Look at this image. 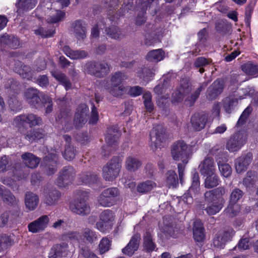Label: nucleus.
Segmentation results:
<instances>
[{
    "instance_id": "f257e3e1",
    "label": "nucleus",
    "mask_w": 258,
    "mask_h": 258,
    "mask_svg": "<svg viewBox=\"0 0 258 258\" xmlns=\"http://www.w3.org/2000/svg\"><path fill=\"white\" fill-rule=\"evenodd\" d=\"M191 154V147L182 140L174 142L171 147V155L173 159L175 161L182 162V163H178L177 165L178 175L181 183L183 182L185 167Z\"/></svg>"
},
{
    "instance_id": "f03ea898",
    "label": "nucleus",
    "mask_w": 258,
    "mask_h": 258,
    "mask_svg": "<svg viewBox=\"0 0 258 258\" xmlns=\"http://www.w3.org/2000/svg\"><path fill=\"white\" fill-rule=\"evenodd\" d=\"M226 189L222 186L206 191L204 194L206 207H203L209 215L218 213L223 208L224 200L223 196L226 194Z\"/></svg>"
},
{
    "instance_id": "7ed1b4c3",
    "label": "nucleus",
    "mask_w": 258,
    "mask_h": 258,
    "mask_svg": "<svg viewBox=\"0 0 258 258\" xmlns=\"http://www.w3.org/2000/svg\"><path fill=\"white\" fill-rule=\"evenodd\" d=\"M127 78L125 74L120 71L112 74L110 76V84L106 86V90L112 96L121 97L125 92V88L121 84Z\"/></svg>"
},
{
    "instance_id": "20e7f679",
    "label": "nucleus",
    "mask_w": 258,
    "mask_h": 258,
    "mask_svg": "<svg viewBox=\"0 0 258 258\" xmlns=\"http://www.w3.org/2000/svg\"><path fill=\"white\" fill-rule=\"evenodd\" d=\"M121 168L119 157H113L102 168V176L106 181H113L119 175Z\"/></svg>"
},
{
    "instance_id": "39448f33",
    "label": "nucleus",
    "mask_w": 258,
    "mask_h": 258,
    "mask_svg": "<svg viewBox=\"0 0 258 258\" xmlns=\"http://www.w3.org/2000/svg\"><path fill=\"white\" fill-rule=\"evenodd\" d=\"M84 72L92 76L101 78L110 72L109 66L105 61H88L84 67Z\"/></svg>"
},
{
    "instance_id": "423d86ee",
    "label": "nucleus",
    "mask_w": 258,
    "mask_h": 258,
    "mask_svg": "<svg viewBox=\"0 0 258 258\" xmlns=\"http://www.w3.org/2000/svg\"><path fill=\"white\" fill-rule=\"evenodd\" d=\"M87 194L85 191L80 192L79 198H76L71 204V210L76 214L85 216L90 212V206L87 202Z\"/></svg>"
},
{
    "instance_id": "0eeeda50",
    "label": "nucleus",
    "mask_w": 258,
    "mask_h": 258,
    "mask_svg": "<svg viewBox=\"0 0 258 258\" xmlns=\"http://www.w3.org/2000/svg\"><path fill=\"white\" fill-rule=\"evenodd\" d=\"M247 135L244 131L233 134L227 141L226 148L230 152H237L246 143Z\"/></svg>"
},
{
    "instance_id": "6e6552de",
    "label": "nucleus",
    "mask_w": 258,
    "mask_h": 258,
    "mask_svg": "<svg viewBox=\"0 0 258 258\" xmlns=\"http://www.w3.org/2000/svg\"><path fill=\"white\" fill-rule=\"evenodd\" d=\"M119 191L116 187H110L102 191L98 197V202L103 207H110L115 204Z\"/></svg>"
},
{
    "instance_id": "1a4fd4ad",
    "label": "nucleus",
    "mask_w": 258,
    "mask_h": 258,
    "mask_svg": "<svg viewBox=\"0 0 258 258\" xmlns=\"http://www.w3.org/2000/svg\"><path fill=\"white\" fill-rule=\"evenodd\" d=\"M76 172L72 166L64 167L59 172L57 183L59 187H64L75 178Z\"/></svg>"
},
{
    "instance_id": "9d476101",
    "label": "nucleus",
    "mask_w": 258,
    "mask_h": 258,
    "mask_svg": "<svg viewBox=\"0 0 258 258\" xmlns=\"http://www.w3.org/2000/svg\"><path fill=\"white\" fill-rule=\"evenodd\" d=\"M40 92L34 88L27 89L24 93L25 99L26 102L32 107L39 108L41 107V100L40 98Z\"/></svg>"
},
{
    "instance_id": "9b49d317",
    "label": "nucleus",
    "mask_w": 258,
    "mask_h": 258,
    "mask_svg": "<svg viewBox=\"0 0 258 258\" xmlns=\"http://www.w3.org/2000/svg\"><path fill=\"white\" fill-rule=\"evenodd\" d=\"M157 67L152 64L142 65L137 69V76L143 81L148 82L151 81L155 75Z\"/></svg>"
},
{
    "instance_id": "f8f14e48",
    "label": "nucleus",
    "mask_w": 258,
    "mask_h": 258,
    "mask_svg": "<svg viewBox=\"0 0 258 258\" xmlns=\"http://www.w3.org/2000/svg\"><path fill=\"white\" fill-rule=\"evenodd\" d=\"M57 157L55 154H49L45 156L42 162V170L48 175L54 174L57 170Z\"/></svg>"
},
{
    "instance_id": "ddd939ff",
    "label": "nucleus",
    "mask_w": 258,
    "mask_h": 258,
    "mask_svg": "<svg viewBox=\"0 0 258 258\" xmlns=\"http://www.w3.org/2000/svg\"><path fill=\"white\" fill-rule=\"evenodd\" d=\"M43 201L47 206H52L56 204L61 197V193L53 187L44 188Z\"/></svg>"
},
{
    "instance_id": "4468645a",
    "label": "nucleus",
    "mask_w": 258,
    "mask_h": 258,
    "mask_svg": "<svg viewBox=\"0 0 258 258\" xmlns=\"http://www.w3.org/2000/svg\"><path fill=\"white\" fill-rule=\"evenodd\" d=\"M224 88V81L221 79H216L208 88L207 98L209 100H215L222 92Z\"/></svg>"
},
{
    "instance_id": "2eb2a0df",
    "label": "nucleus",
    "mask_w": 258,
    "mask_h": 258,
    "mask_svg": "<svg viewBox=\"0 0 258 258\" xmlns=\"http://www.w3.org/2000/svg\"><path fill=\"white\" fill-rule=\"evenodd\" d=\"M167 138L165 128L160 124L156 125L150 132V139L156 147Z\"/></svg>"
},
{
    "instance_id": "dca6fc26",
    "label": "nucleus",
    "mask_w": 258,
    "mask_h": 258,
    "mask_svg": "<svg viewBox=\"0 0 258 258\" xmlns=\"http://www.w3.org/2000/svg\"><path fill=\"white\" fill-rule=\"evenodd\" d=\"M49 221V218L47 215H43L34 221L30 223L28 228L30 232L36 233H39L46 228Z\"/></svg>"
},
{
    "instance_id": "f3484780",
    "label": "nucleus",
    "mask_w": 258,
    "mask_h": 258,
    "mask_svg": "<svg viewBox=\"0 0 258 258\" xmlns=\"http://www.w3.org/2000/svg\"><path fill=\"white\" fill-rule=\"evenodd\" d=\"M200 186L199 173L195 171L192 174V183L190 186L188 192L185 193L181 197L182 201L187 204H190L192 202L193 199L189 194L191 191L195 193Z\"/></svg>"
},
{
    "instance_id": "a211bd4d",
    "label": "nucleus",
    "mask_w": 258,
    "mask_h": 258,
    "mask_svg": "<svg viewBox=\"0 0 258 258\" xmlns=\"http://www.w3.org/2000/svg\"><path fill=\"white\" fill-rule=\"evenodd\" d=\"M208 115L204 112L195 113L191 118V123L195 131H200L203 129L207 122Z\"/></svg>"
},
{
    "instance_id": "6ab92c4d",
    "label": "nucleus",
    "mask_w": 258,
    "mask_h": 258,
    "mask_svg": "<svg viewBox=\"0 0 258 258\" xmlns=\"http://www.w3.org/2000/svg\"><path fill=\"white\" fill-rule=\"evenodd\" d=\"M252 160V153L248 152L237 158L235 161V170L238 173L246 170Z\"/></svg>"
},
{
    "instance_id": "aec40b11",
    "label": "nucleus",
    "mask_w": 258,
    "mask_h": 258,
    "mask_svg": "<svg viewBox=\"0 0 258 258\" xmlns=\"http://www.w3.org/2000/svg\"><path fill=\"white\" fill-rule=\"evenodd\" d=\"M199 169L201 174L204 176L215 173L216 168L213 158L210 157H206L199 165Z\"/></svg>"
},
{
    "instance_id": "412c9836",
    "label": "nucleus",
    "mask_w": 258,
    "mask_h": 258,
    "mask_svg": "<svg viewBox=\"0 0 258 258\" xmlns=\"http://www.w3.org/2000/svg\"><path fill=\"white\" fill-rule=\"evenodd\" d=\"M16 121L20 122V123H28L30 126L41 124L42 120L41 117L34 114H26L18 116L15 118Z\"/></svg>"
},
{
    "instance_id": "4be33fe9",
    "label": "nucleus",
    "mask_w": 258,
    "mask_h": 258,
    "mask_svg": "<svg viewBox=\"0 0 258 258\" xmlns=\"http://www.w3.org/2000/svg\"><path fill=\"white\" fill-rule=\"evenodd\" d=\"M69 253L68 244L62 242L54 245L51 249L49 254V258H62L66 257Z\"/></svg>"
},
{
    "instance_id": "5701e85b",
    "label": "nucleus",
    "mask_w": 258,
    "mask_h": 258,
    "mask_svg": "<svg viewBox=\"0 0 258 258\" xmlns=\"http://www.w3.org/2000/svg\"><path fill=\"white\" fill-rule=\"evenodd\" d=\"M63 138L66 142L63 156L66 160L71 161L75 157L78 151L76 147L71 143L72 138L70 136L64 135Z\"/></svg>"
},
{
    "instance_id": "b1692460",
    "label": "nucleus",
    "mask_w": 258,
    "mask_h": 258,
    "mask_svg": "<svg viewBox=\"0 0 258 258\" xmlns=\"http://www.w3.org/2000/svg\"><path fill=\"white\" fill-rule=\"evenodd\" d=\"M73 31L78 40H84L86 37L87 28L85 23L81 20H77L72 23Z\"/></svg>"
},
{
    "instance_id": "393cba45",
    "label": "nucleus",
    "mask_w": 258,
    "mask_h": 258,
    "mask_svg": "<svg viewBox=\"0 0 258 258\" xmlns=\"http://www.w3.org/2000/svg\"><path fill=\"white\" fill-rule=\"evenodd\" d=\"M141 235L139 233L135 234L130 240L127 245L122 249V253L125 255L131 256L137 251L139 247Z\"/></svg>"
},
{
    "instance_id": "a878e982",
    "label": "nucleus",
    "mask_w": 258,
    "mask_h": 258,
    "mask_svg": "<svg viewBox=\"0 0 258 258\" xmlns=\"http://www.w3.org/2000/svg\"><path fill=\"white\" fill-rule=\"evenodd\" d=\"M193 238L197 242H202L205 239V231L203 224L200 219L196 220L192 227Z\"/></svg>"
},
{
    "instance_id": "bb28decb",
    "label": "nucleus",
    "mask_w": 258,
    "mask_h": 258,
    "mask_svg": "<svg viewBox=\"0 0 258 258\" xmlns=\"http://www.w3.org/2000/svg\"><path fill=\"white\" fill-rule=\"evenodd\" d=\"M0 197L4 203L11 206H17L19 203L12 192L2 185H0Z\"/></svg>"
},
{
    "instance_id": "cd10ccee",
    "label": "nucleus",
    "mask_w": 258,
    "mask_h": 258,
    "mask_svg": "<svg viewBox=\"0 0 258 258\" xmlns=\"http://www.w3.org/2000/svg\"><path fill=\"white\" fill-rule=\"evenodd\" d=\"M156 33L154 31L153 25L151 24H146L144 28V36L145 38L142 44L146 46H150L155 42V37Z\"/></svg>"
},
{
    "instance_id": "c85d7f7f",
    "label": "nucleus",
    "mask_w": 258,
    "mask_h": 258,
    "mask_svg": "<svg viewBox=\"0 0 258 258\" xmlns=\"http://www.w3.org/2000/svg\"><path fill=\"white\" fill-rule=\"evenodd\" d=\"M20 45L19 39L14 35L5 34L0 38V46L16 49Z\"/></svg>"
},
{
    "instance_id": "c756f323",
    "label": "nucleus",
    "mask_w": 258,
    "mask_h": 258,
    "mask_svg": "<svg viewBox=\"0 0 258 258\" xmlns=\"http://www.w3.org/2000/svg\"><path fill=\"white\" fill-rule=\"evenodd\" d=\"M216 162L221 174L225 177H229L232 173V168L230 166L226 163V158L222 157L219 155L216 158Z\"/></svg>"
},
{
    "instance_id": "7c9ffc66",
    "label": "nucleus",
    "mask_w": 258,
    "mask_h": 258,
    "mask_svg": "<svg viewBox=\"0 0 258 258\" xmlns=\"http://www.w3.org/2000/svg\"><path fill=\"white\" fill-rule=\"evenodd\" d=\"M38 196L31 191H27L25 195V204L26 208L30 211L35 210L39 203Z\"/></svg>"
},
{
    "instance_id": "2f4dec72",
    "label": "nucleus",
    "mask_w": 258,
    "mask_h": 258,
    "mask_svg": "<svg viewBox=\"0 0 258 258\" xmlns=\"http://www.w3.org/2000/svg\"><path fill=\"white\" fill-rule=\"evenodd\" d=\"M21 158L25 166L30 168H35L40 162L39 158L29 152H26L22 154Z\"/></svg>"
},
{
    "instance_id": "473e14b6",
    "label": "nucleus",
    "mask_w": 258,
    "mask_h": 258,
    "mask_svg": "<svg viewBox=\"0 0 258 258\" xmlns=\"http://www.w3.org/2000/svg\"><path fill=\"white\" fill-rule=\"evenodd\" d=\"M171 78L170 74L164 75L162 77V81L156 85L154 89V92L157 95H161L165 92L166 90L171 86Z\"/></svg>"
},
{
    "instance_id": "72a5a7b5",
    "label": "nucleus",
    "mask_w": 258,
    "mask_h": 258,
    "mask_svg": "<svg viewBox=\"0 0 258 258\" xmlns=\"http://www.w3.org/2000/svg\"><path fill=\"white\" fill-rule=\"evenodd\" d=\"M258 182V173L254 170L247 172L245 177L243 179L242 184L246 188L253 187Z\"/></svg>"
},
{
    "instance_id": "f704fd0d",
    "label": "nucleus",
    "mask_w": 258,
    "mask_h": 258,
    "mask_svg": "<svg viewBox=\"0 0 258 258\" xmlns=\"http://www.w3.org/2000/svg\"><path fill=\"white\" fill-rule=\"evenodd\" d=\"M62 50L63 52L71 59H83L88 56V53L83 50H72L69 46H64Z\"/></svg>"
},
{
    "instance_id": "c9c22d12",
    "label": "nucleus",
    "mask_w": 258,
    "mask_h": 258,
    "mask_svg": "<svg viewBox=\"0 0 258 258\" xmlns=\"http://www.w3.org/2000/svg\"><path fill=\"white\" fill-rule=\"evenodd\" d=\"M120 135V132L116 126H111L107 128V134L105 140L107 144L116 146L117 139Z\"/></svg>"
},
{
    "instance_id": "e433bc0d",
    "label": "nucleus",
    "mask_w": 258,
    "mask_h": 258,
    "mask_svg": "<svg viewBox=\"0 0 258 258\" xmlns=\"http://www.w3.org/2000/svg\"><path fill=\"white\" fill-rule=\"evenodd\" d=\"M142 165L141 161L137 158L130 156L127 157L125 162V167L127 170L135 172Z\"/></svg>"
},
{
    "instance_id": "4c0bfd02",
    "label": "nucleus",
    "mask_w": 258,
    "mask_h": 258,
    "mask_svg": "<svg viewBox=\"0 0 258 258\" xmlns=\"http://www.w3.org/2000/svg\"><path fill=\"white\" fill-rule=\"evenodd\" d=\"M143 246L146 252H150L155 250L156 245L153 241L151 232L147 231L143 236Z\"/></svg>"
},
{
    "instance_id": "58836bf2",
    "label": "nucleus",
    "mask_w": 258,
    "mask_h": 258,
    "mask_svg": "<svg viewBox=\"0 0 258 258\" xmlns=\"http://www.w3.org/2000/svg\"><path fill=\"white\" fill-rule=\"evenodd\" d=\"M52 76L62 85L66 90H68L72 88V83L68 77L60 71H54L51 72Z\"/></svg>"
},
{
    "instance_id": "ea45409f",
    "label": "nucleus",
    "mask_w": 258,
    "mask_h": 258,
    "mask_svg": "<svg viewBox=\"0 0 258 258\" xmlns=\"http://www.w3.org/2000/svg\"><path fill=\"white\" fill-rule=\"evenodd\" d=\"M45 131L42 129L30 130L24 135L25 138L32 143L35 140H40L45 136Z\"/></svg>"
},
{
    "instance_id": "a19ab883",
    "label": "nucleus",
    "mask_w": 258,
    "mask_h": 258,
    "mask_svg": "<svg viewBox=\"0 0 258 258\" xmlns=\"http://www.w3.org/2000/svg\"><path fill=\"white\" fill-rule=\"evenodd\" d=\"M165 57V52L161 49L152 50L148 52L146 58L149 61L158 62Z\"/></svg>"
},
{
    "instance_id": "79ce46f5",
    "label": "nucleus",
    "mask_w": 258,
    "mask_h": 258,
    "mask_svg": "<svg viewBox=\"0 0 258 258\" xmlns=\"http://www.w3.org/2000/svg\"><path fill=\"white\" fill-rule=\"evenodd\" d=\"M238 100L232 96H229L223 100V107L225 111L228 113H231L234 107L238 104Z\"/></svg>"
},
{
    "instance_id": "37998d69",
    "label": "nucleus",
    "mask_w": 258,
    "mask_h": 258,
    "mask_svg": "<svg viewBox=\"0 0 258 258\" xmlns=\"http://www.w3.org/2000/svg\"><path fill=\"white\" fill-rule=\"evenodd\" d=\"M105 33L110 38L115 40H120L123 37L121 30L118 27L114 26L106 28Z\"/></svg>"
},
{
    "instance_id": "c03bdc74",
    "label": "nucleus",
    "mask_w": 258,
    "mask_h": 258,
    "mask_svg": "<svg viewBox=\"0 0 258 258\" xmlns=\"http://www.w3.org/2000/svg\"><path fill=\"white\" fill-rule=\"evenodd\" d=\"M215 29L223 35H229L232 32V25L226 22L221 21L216 23Z\"/></svg>"
},
{
    "instance_id": "a18cd8bd",
    "label": "nucleus",
    "mask_w": 258,
    "mask_h": 258,
    "mask_svg": "<svg viewBox=\"0 0 258 258\" xmlns=\"http://www.w3.org/2000/svg\"><path fill=\"white\" fill-rule=\"evenodd\" d=\"M205 180V186L207 188H212L218 185L220 182L218 176L215 173L206 175Z\"/></svg>"
},
{
    "instance_id": "49530a36",
    "label": "nucleus",
    "mask_w": 258,
    "mask_h": 258,
    "mask_svg": "<svg viewBox=\"0 0 258 258\" xmlns=\"http://www.w3.org/2000/svg\"><path fill=\"white\" fill-rule=\"evenodd\" d=\"M179 178H178L176 172L173 170H169L166 173V181L169 187H175L178 184Z\"/></svg>"
},
{
    "instance_id": "de8ad7c7",
    "label": "nucleus",
    "mask_w": 258,
    "mask_h": 258,
    "mask_svg": "<svg viewBox=\"0 0 258 258\" xmlns=\"http://www.w3.org/2000/svg\"><path fill=\"white\" fill-rule=\"evenodd\" d=\"M240 211V206L236 203L229 202L227 207L225 209V213L229 217H235Z\"/></svg>"
},
{
    "instance_id": "09e8293b",
    "label": "nucleus",
    "mask_w": 258,
    "mask_h": 258,
    "mask_svg": "<svg viewBox=\"0 0 258 258\" xmlns=\"http://www.w3.org/2000/svg\"><path fill=\"white\" fill-rule=\"evenodd\" d=\"M211 62L212 59H207L204 57L201 56L196 59L193 65L196 68H199V72L202 74L205 72L204 67L207 66Z\"/></svg>"
},
{
    "instance_id": "8fccbe9b",
    "label": "nucleus",
    "mask_w": 258,
    "mask_h": 258,
    "mask_svg": "<svg viewBox=\"0 0 258 258\" xmlns=\"http://www.w3.org/2000/svg\"><path fill=\"white\" fill-rule=\"evenodd\" d=\"M18 67L15 68V71L17 73L22 76L24 78L31 77L32 72L29 66L22 63L21 62H18Z\"/></svg>"
},
{
    "instance_id": "3c124183",
    "label": "nucleus",
    "mask_w": 258,
    "mask_h": 258,
    "mask_svg": "<svg viewBox=\"0 0 258 258\" xmlns=\"http://www.w3.org/2000/svg\"><path fill=\"white\" fill-rule=\"evenodd\" d=\"M156 186L155 182L151 180H147L140 183L137 187V190L139 192L146 193L151 191Z\"/></svg>"
},
{
    "instance_id": "603ef678",
    "label": "nucleus",
    "mask_w": 258,
    "mask_h": 258,
    "mask_svg": "<svg viewBox=\"0 0 258 258\" xmlns=\"http://www.w3.org/2000/svg\"><path fill=\"white\" fill-rule=\"evenodd\" d=\"M244 195V192L241 189L235 187L233 188L229 195V202L237 203Z\"/></svg>"
},
{
    "instance_id": "864d4df0",
    "label": "nucleus",
    "mask_w": 258,
    "mask_h": 258,
    "mask_svg": "<svg viewBox=\"0 0 258 258\" xmlns=\"http://www.w3.org/2000/svg\"><path fill=\"white\" fill-rule=\"evenodd\" d=\"M36 3L35 0H19L16 5L19 9L28 11L34 8Z\"/></svg>"
},
{
    "instance_id": "5fc2aeb1",
    "label": "nucleus",
    "mask_w": 258,
    "mask_h": 258,
    "mask_svg": "<svg viewBox=\"0 0 258 258\" xmlns=\"http://www.w3.org/2000/svg\"><path fill=\"white\" fill-rule=\"evenodd\" d=\"M242 70L247 75L257 76L258 66L251 63H247L241 66Z\"/></svg>"
},
{
    "instance_id": "6e6d98bb",
    "label": "nucleus",
    "mask_w": 258,
    "mask_h": 258,
    "mask_svg": "<svg viewBox=\"0 0 258 258\" xmlns=\"http://www.w3.org/2000/svg\"><path fill=\"white\" fill-rule=\"evenodd\" d=\"M157 103L158 106L164 111V113L166 115L169 113L168 107L170 103L168 97H166L163 96H159L157 99Z\"/></svg>"
},
{
    "instance_id": "4d7b16f0",
    "label": "nucleus",
    "mask_w": 258,
    "mask_h": 258,
    "mask_svg": "<svg viewBox=\"0 0 258 258\" xmlns=\"http://www.w3.org/2000/svg\"><path fill=\"white\" fill-rule=\"evenodd\" d=\"M111 240L107 237H103L99 244V251L100 254L108 251L111 246Z\"/></svg>"
},
{
    "instance_id": "13d9d810",
    "label": "nucleus",
    "mask_w": 258,
    "mask_h": 258,
    "mask_svg": "<svg viewBox=\"0 0 258 258\" xmlns=\"http://www.w3.org/2000/svg\"><path fill=\"white\" fill-rule=\"evenodd\" d=\"M13 244V240L7 235L0 236V251L7 249Z\"/></svg>"
},
{
    "instance_id": "bf43d9fd",
    "label": "nucleus",
    "mask_w": 258,
    "mask_h": 258,
    "mask_svg": "<svg viewBox=\"0 0 258 258\" xmlns=\"http://www.w3.org/2000/svg\"><path fill=\"white\" fill-rule=\"evenodd\" d=\"M83 236L84 238L90 243H92L97 239V235L96 232L88 228L84 229Z\"/></svg>"
},
{
    "instance_id": "052dcab7",
    "label": "nucleus",
    "mask_w": 258,
    "mask_h": 258,
    "mask_svg": "<svg viewBox=\"0 0 258 258\" xmlns=\"http://www.w3.org/2000/svg\"><path fill=\"white\" fill-rule=\"evenodd\" d=\"M113 223L99 219L96 224V228L101 232L105 233L112 228Z\"/></svg>"
},
{
    "instance_id": "680f3d73",
    "label": "nucleus",
    "mask_w": 258,
    "mask_h": 258,
    "mask_svg": "<svg viewBox=\"0 0 258 258\" xmlns=\"http://www.w3.org/2000/svg\"><path fill=\"white\" fill-rule=\"evenodd\" d=\"M99 219L100 220L113 223L114 219V213L110 210H104L100 213Z\"/></svg>"
},
{
    "instance_id": "e2e57ef3",
    "label": "nucleus",
    "mask_w": 258,
    "mask_h": 258,
    "mask_svg": "<svg viewBox=\"0 0 258 258\" xmlns=\"http://www.w3.org/2000/svg\"><path fill=\"white\" fill-rule=\"evenodd\" d=\"M52 100L47 96H44L42 98L41 107L43 106L45 109L46 113H49L52 111Z\"/></svg>"
},
{
    "instance_id": "0e129e2a",
    "label": "nucleus",
    "mask_w": 258,
    "mask_h": 258,
    "mask_svg": "<svg viewBox=\"0 0 258 258\" xmlns=\"http://www.w3.org/2000/svg\"><path fill=\"white\" fill-rule=\"evenodd\" d=\"M81 237L80 233L78 231H68L62 234L63 240L73 241H78Z\"/></svg>"
},
{
    "instance_id": "69168bd1",
    "label": "nucleus",
    "mask_w": 258,
    "mask_h": 258,
    "mask_svg": "<svg viewBox=\"0 0 258 258\" xmlns=\"http://www.w3.org/2000/svg\"><path fill=\"white\" fill-rule=\"evenodd\" d=\"M143 99H144V103L146 110L149 112H151L153 109V104L151 101L152 97L150 93H146L143 95Z\"/></svg>"
},
{
    "instance_id": "338daca9",
    "label": "nucleus",
    "mask_w": 258,
    "mask_h": 258,
    "mask_svg": "<svg viewBox=\"0 0 258 258\" xmlns=\"http://www.w3.org/2000/svg\"><path fill=\"white\" fill-rule=\"evenodd\" d=\"M252 109L251 107H247L242 112L241 116H240L237 122V125L238 126H241L243 124L248 117V116L251 113Z\"/></svg>"
},
{
    "instance_id": "774afa93",
    "label": "nucleus",
    "mask_w": 258,
    "mask_h": 258,
    "mask_svg": "<svg viewBox=\"0 0 258 258\" xmlns=\"http://www.w3.org/2000/svg\"><path fill=\"white\" fill-rule=\"evenodd\" d=\"M79 252L81 255L85 258H99L95 253L87 246H82Z\"/></svg>"
}]
</instances>
